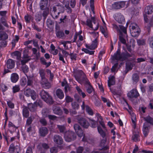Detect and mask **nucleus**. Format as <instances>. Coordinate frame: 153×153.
Wrapping results in <instances>:
<instances>
[{"label": "nucleus", "mask_w": 153, "mask_h": 153, "mask_svg": "<svg viewBox=\"0 0 153 153\" xmlns=\"http://www.w3.org/2000/svg\"><path fill=\"white\" fill-rule=\"evenodd\" d=\"M64 138L66 141L69 142L75 140L76 138V136L74 132L69 131L65 134Z\"/></svg>", "instance_id": "obj_5"}, {"label": "nucleus", "mask_w": 153, "mask_h": 153, "mask_svg": "<svg viewBox=\"0 0 153 153\" xmlns=\"http://www.w3.org/2000/svg\"><path fill=\"white\" fill-rule=\"evenodd\" d=\"M119 38L120 41L123 44H126V41L125 39L127 38L128 36H124L123 35H119Z\"/></svg>", "instance_id": "obj_47"}, {"label": "nucleus", "mask_w": 153, "mask_h": 153, "mask_svg": "<svg viewBox=\"0 0 153 153\" xmlns=\"http://www.w3.org/2000/svg\"><path fill=\"white\" fill-rule=\"evenodd\" d=\"M100 28L101 33L104 35V36L106 38L108 37V33L106 27H103L102 26H100Z\"/></svg>", "instance_id": "obj_36"}, {"label": "nucleus", "mask_w": 153, "mask_h": 153, "mask_svg": "<svg viewBox=\"0 0 153 153\" xmlns=\"http://www.w3.org/2000/svg\"><path fill=\"white\" fill-rule=\"evenodd\" d=\"M19 79V75L16 73H13L11 75L10 79L11 82L13 83L16 82Z\"/></svg>", "instance_id": "obj_22"}, {"label": "nucleus", "mask_w": 153, "mask_h": 153, "mask_svg": "<svg viewBox=\"0 0 153 153\" xmlns=\"http://www.w3.org/2000/svg\"><path fill=\"white\" fill-rule=\"evenodd\" d=\"M143 119L148 124L153 125V119L150 116H148L146 117H143Z\"/></svg>", "instance_id": "obj_33"}, {"label": "nucleus", "mask_w": 153, "mask_h": 153, "mask_svg": "<svg viewBox=\"0 0 153 153\" xmlns=\"http://www.w3.org/2000/svg\"><path fill=\"white\" fill-rule=\"evenodd\" d=\"M86 84L89 85L86 89L87 92L89 94H91L93 90V88L92 86L91 85L90 82L89 81H87Z\"/></svg>", "instance_id": "obj_38"}, {"label": "nucleus", "mask_w": 153, "mask_h": 153, "mask_svg": "<svg viewBox=\"0 0 153 153\" xmlns=\"http://www.w3.org/2000/svg\"><path fill=\"white\" fill-rule=\"evenodd\" d=\"M130 27L132 29L131 35L134 37L138 36L140 32V30L138 25L135 23H131Z\"/></svg>", "instance_id": "obj_3"}, {"label": "nucleus", "mask_w": 153, "mask_h": 153, "mask_svg": "<svg viewBox=\"0 0 153 153\" xmlns=\"http://www.w3.org/2000/svg\"><path fill=\"white\" fill-rule=\"evenodd\" d=\"M50 152L51 153H57L58 152V148L56 147H52L50 148Z\"/></svg>", "instance_id": "obj_62"}, {"label": "nucleus", "mask_w": 153, "mask_h": 153, "mask_svg": "<svg viewBox=\"0 0 153 153\" xmlns=\"http://www.w3.org/2000/svg\"><path fill=\"white\" fill-rule=\"evenodd\" d=\"M115 19L119 23L124 24L125 23V19L123 16L121 14L117 15Z\"/></svg>", "instance_id": "obj_19"}, {"label": "nucleus", "mask_w": 153, "mask_h": 153, "mask_svg": "<svg viewBox=\"0 0 153 153\" xmlns=\"http://www.w3.org/2000/svg\"><path fill=\"white\" fill-rule=\"evenodd\" d=\"M132 54H130L127 52L125 53H122V55L123 56V61L125 60L128 59V57H132Z\"/></svg>", "instance_id": "obj_37"}, {"label": "nucleus", "mask_w": 153, "mask_h": 153, "mask_svg": "<svg viewBox=\"0 0 153 153\" xmlns=\"http://www.w3.org/2000/svg\"><path fill=\"white\" fill-rule=\"evenodd\" d=\"M74 128L77 135L80 137L82 136L83 132L82 129L78 124H75L74 125Z\"/></svg>", "instance_id": "obj_7"}, {"label": "nucleus", "mask_w": 153, "mask_h": 153, "mask_svg": "<svg viewBox=\"0 0 153 153\" xmlns=\"http://www.w3.org/2000/svg\"><path fill=\"white\" fill-rule=\"evenodd\" d=\"M76 119L78 123L83 128H87L89 126V123L87 120L80 115H77L76 116Z\"/></svg>", "instance_id": "obj_2"}, {"label": "nucleus", "mask_w": 153, "mask_h": 153, "mask_svg": "<svg viewBox=\"0 0 153 153\" xmlns=\"http://www.w3.org/2000/svg\"><path fill=\"white\" fill-rule=\"evenodd\" d=\"M48 3V0H41L39 3V6L41 10L47 9Z\"/></svg>", "instance_id": "obj_14"}, {"label": "nucleus", "mask_w": 153, "mask_h": 153, "mask_svg": "<svg viewBox=\"0 0 153 153\" xmlns=\"http://www.w3.org/2000/svg\"><path fill=\"white\" fill-rule=\"evenodd\" d=\"M131 119L132 123L134 124V128H135L136 127L135 121L136 120V118L135 114H132L131 115Z\"/></svg>", "instance_id": "obj_52"}, {"label": "nucleus", "mask_w": 153, "mask_h": 153, "mask_svg": "<svg viewBox=\"0 0 153 153\" xmlns=\"http://www.w3.org/2000/svg\"><path fill=\"white\" fill-rule=\"evenodd\" d=\"M132 79L134 84H136L139 80V76L138 74L136 73L133 74Z\"/></svg>", "instance_id": "obj_28"}, {"label": "nucleus", "mask_w": 153, "mask_h": 153, "mask_svg": "<svg viewBox=\"0 0 153 153\" xmlns=\"http://www.w3.org/2000/svg\"><path fill=\"white\" fill-rule=\"evenodd\" d=\"M92 20L90 19H88L86 21L87 24L88 26L89 27L93 29L94 30H97L98 28V25H97V26L95 28H94L93 27L92 25L91 24Z\"/></svg>", "instance_id": "obj_39"}, {"label": "nucleus", "mask_w": 153, "mask_h": 153, "mask_svg": "<svg viewBox=\"0 0 153 153\" xmlns=\"http://www.w3.org/2000/svg\"><path fill=\"white\" fill-rule=\"evenodd\" d=\"M140 96L137 89H133L128 93L127 96L129 98L130 100H132L133 98H137Z\"/></svg>", "instance_id": "obj_6"}, {"label": "nucleus", "mask_w": 153, "mask_h": 153, "mask_svg": "<svg viewBox=\"0 0 153 153\" xmlns=\"http://www.w3.org/2000/svg\"><path fill=\"white\" fill-rule=\"evenodd\" d=\"M42 16L41 14L37 13L35 16V19L36 21L39 22L42 19Z\"/></svg>", "instance_id": "obj_57"}, {"label": "nucleus", "mask_w": 153, "mask_h": 153, "mask_svg": "<svg viewBox=\"0 0 153 153\" xmlns=\"http://www.w3.org/2000/svg\"><path fill=\"white\" fill-rule=\"evenodd\" d=\"M22 114L23 117L25 118H27L29 115V112L28 108L26 106L22 107Z\"/></svg>", "instance_id": "obj_24"}, {"label": "nucleus", "mask_w": 153, "mask_h": 153, "mask_svg": "<svg viewBox=\"0 0 153 153\" xmlns=\"http://www.w3.org/2000/svg\"><path fill=\"white\" fill-rule=\"evenodd\" d=\"M48 128L45 127H42L39 128V132L41 136L44 137L48 133Z\"/></svg>", "instance_id": "obj_16"}, {"label": "nucleus", "mask_w": 153, "mask_h": 153, "mask_svg": "<svg viewBox=\"0 0 153 153\" xmlns=\"http://www.w3.org/2000/svg\"><path fill=\"white\" fill-rule=\"evenodd\" d=\"M60 27L57 25L56 26L55 32L56 36L60 39H62L65 36L64 32L60 30Z\"/></svg>", "instance_id": "obj_11"}, {"label": "nucleus", "mask_w": 153, "mask_h": 153, "mask_svg": "<svg viewBox=\"0 0 153 153\" xmlns=\"http://www.w3.org/2000/svg\"><path fill=\"white\" fill-rule=\"evenodd\" d=\"M97 129L99 133L100 134L101 136L103 138L105 137V133L101 128V127L99 126L97 127Z\"/></svg>", "instance_id": "obj_44"}, {"label": "nucleus", "mask_w": 153, "mask_h": 153, "mask_svg": "<svg viewBox=\"0 0 153 153\" xmlns=\"http://www.w3.org/2000/svg\"><path fill=\"white\" fill-rule=\"evenodd\" d=\"M56 94L57 97L60 99H62L64 97V94L62 90L59 88L56 91Z\"/></svg>", "instance_id": "obj_23"}, {"label": "nucleus", "mask_w": 153, "mask_h": 153, "mask_svg": "<svg viewBox=\"0 0 153 153\" xmlns=\"http://www.w3.org/2000/svg\"><path fill=\"white\" fill-rule=\"evenodd\" d=\"M53 113L59 115H61L62 114V111L60 108L59 107H56L53 110Z\"/></svg>", "instance_id": "obj_26"}, {"label": "nucleus", "mask_w": 153, "mask_h": 153, "mask_svg": "<svg viewBox=\"0 0 153 153\" xmlns=\"http://www.w3.org/2000/svg\"><path fill=\"white\" fill-rule=\"evenodd\" d=\"M78 73L80 76H76V80L79 83H81L83 81H85L86 84V82L88 80L86 78V76L82 70H79L77 71Z\"/></svg>", "instance_id": "obj_4"}, {"label": "nucleus", "mask_w": 153, "mask_h": 153, "mask_svg": "<svg viewBox=\"0 0 153 153\" xmlns=\"http://www.w3.org/2000/svg\"><path fill=\"white\" fill-rule=\"evenodd\" d=\"M89 122L90 123L91 126L92 127L95 128L96 127V122L94 120L88 118Z\"/></svg>", "instance_id": "obj_53"}, {"label": "nucleus", "mask_w": 153, "mask_h": 153, "mask_svg": "<svg viewBox=\"0 0 153 153\" xmlns=\"http://www.w3.org/2000/svg\"><path fill=\"white\" fill-rule=\"evenodd\" d=\"M43 10L44 11L43 12L42 15L43 17V21L44 22L47 16L49 14V8H48Z\"/></svg>", "instance_id": "obj_32"}, {"label": "nucleus", "mask_w": 153, "mask_h": 153, "mask_svg": "<svg viewBox=\"0 0 153 153\" xmlns=\"http://www.w3.org/2000/svg\"><path fill=\"white\" fill-rule=\"evenodd\" d=\"M103 138L101 140L100 145L102 147H103L102 149L105 150L108 149V147L107 146H104L106 142V139L105 137Z\"/></svg>", "instance_id": "obj_29"}, {"label": "nucleus", "mask_w": 153, "mask_h": 153, "mask_svg": "<svg viewBox=\"0 0 153 153\" xmlns=\"http://www.w3.org/2000/svg\"><path fill=\"white\" fill-rule=\"evenodd\" d=\"M86 111L87 113L91 115H93V112L92 109L88 105L85 106Z\"/></svg>", "instance_id": "obj_48"}, {"label": "nucleus", "mask_w": 153, "mask_h": 153, "mask_svg": "<svg viewBox=\"0 0 153 153\" xmlns=\"http://www.w3.org/2000/svg\"><path fill=\"white\" fill-rule=\"evenodd\" d=\"M8 38V35L4 31H0V41H5Z\"/></svg>", "instance_id": "obj_21"}, {"label": "nucleus", "mask_w": 153, "mask_h": 153, "mask_svg": "<svg viewBox=\"0 0 153 153\" xmlns=\"http://www.w3.org/2000/svg\"><path fill=\"white\" fill-rule=\"evenodd\" d=\"M41 84L43 88L45 89H49L51 88V85L46 79L41 80Z\"/></svg>", "instance_id": "obj_13"}, {"label": "nucleus", "mask_w": 153, "mask_h": 153, "mask_svg": "<svg viewBox=\"0 0 153 153\" xmlns=\"http://www.w3.org/2000/svg\"><path fill=\"white\" fill-rule=\"evenodd\" d=\"M33 90L30 88H27L24 91V94L27 97H30Z\"/></svg>", "instance_id": "obj_42"}, {"label": "nucleus", "mask_w": 153, "mask_h": 153, "mask_svg": "<svg viewBox=\"0 0 153 153\" xmlns=\"http://www.w3.org/2000/svg\"><path fill=\"white\" fill-rule=\"evenodd\" d=\"M71 105L73 108L74 109H78L79 107V105L76 102H74L71 103Z\"/></svg>", "instance_id": "obj_55"}, {"label": "nucleus", "mask_w": 153, "mask_h": 153, "mask_svg": "<svg viewBox=\"0 0 153 153\" xmlns=\"http://www.w3.org/2000/svg\"><path fill=\"white\" fill-rule=\"evenodd\" d=\"M42 114L43 116L44 117H48L50 113V111L47 108L43 109L42 111Z\"/></svg>", "instance_id": "obj_27"}, {"label": "nucleus", "mask_w": 153, "mask_h": 153, "mask_svg": "<svg viewBox=\"0 0 153 153\" xmlns=\"http://www.w3.org/2000/svg\"><path fill=\"white\" fill-rule=\"evenodd\" d=\"M39 95L41 99L47 103L51 105L54 103L51 96L47 92L42 90L39 93Z\"/></svg>", "instance_id": "obj_1"}, {"label": "nucleus", "mask_w": 153, "mask_h": 153, "mask_svg": "<svg viewBox=\"0 0 153 153\" xmlns=\"http://www.w3.org/2000/svg\"><path fill=\"white\" fill-rule=\"evenodd\" d=\"M27 86H32L33 85V78L30 76H27Z\"/></svg>", "instance_id": "obj_41"}, {"label": "nucleus", "mask_w": 153, "mask_h": 153, "mask_svg": "<svg viewBox=\"0 0 153 153\" xmlns=\"http://www.w3.org/2000/svg\"><path fill=\"white\" fill-rule=\"evenodd\" d=\"M140 137L138 132H137V133L134 132L132 136V140L134 141L135 142L139 141L140 140Z\"/></svg>", "instance_id": "obj_31"}, {"label": "nucleus", "mask_w": 153, "mask_h": 153, "mask_svg": "<svg viewBox=\"0 0 153 153\" xmlns=\"http://www.w3.org/2000/svg\"><path fill=\"white\" fill-rule=\"evenodd\" d=\"M9 151L10 153H19V147L17 146H15L13 143H12L9 147Z\"/></svg>", "instance_id": "obj_10"}, {"label": "nucleus", "mask_w": 153, "mask_h": 153, "mask_svg": "<svg viewBox=\"0 0 153 153\" xmlns=\"http://www.w3.org/2000/svg\"><path fill=\"white\" fill-rule=\"evenodd\" d=\"M15 65V62L12 59H9L7 61L6 66L7 68L12 69L13 68Z\"/></svg>", "instance_id": "obj_20"}, {"label": "nucleus", "mask_w": 153, "mask_h": 153, "mask_svg": "<svg viewBox=\"0 0 153 153\" xmlns=\"http://www.w3.org/2000/svg\"><path fill=\"white\" fill-rule=\"evenodd\" d=\"M33 119L34 118L31 117H29L26 121L25 127H27V126H30V124L32 123Z\"/></svg>", "instance_id": "obj_46"}, {"label": "nucleus", "mask_w": 153, "mask_h": 153, "mask_svg": "<svg viewBox=\"0 0 153 153\" xmlns=\"http://www.w3.org/2000/svg\"><path fill=\"white\" fill-rule=\"evenodd\" d=\"M33 100H35L36 98V94L34 90L32 91L30 96Z\"/></svg>", "instance_id": "obj_59"}, {"label": "nucleus", "mask_w": 153, "mask_h": 153, "mask_svg": "<svg viewBox=\"0 0 153 153\" xmlns=\"http://www.w3.org/2000/svg\"><path fill=\"white\" fill-rule=\"evenodd\" d=\"M33 100H35L36 98V94L34 90L32 91L30 96Z\"/></svg>", "instance_id": "obj_58"}, {"label": "nucleus", "mask_w": 153, "mask_h": 153, "mask_svg": "<svg viewBox=\"0 0 153 153\" xmlns=\"http://www.w3.org/2000/svg\"><path fill=\"white\" fill-rule=\"evenodd\" d=\"M20 90V88L19 85H16L13 88V93H16L18 92Z\"/></svg>", "instance_id": "obj_56"}, {"label": "nucleus", "mask_w": 153, "mask_h": 153, "mask_svg": "<svg viewBox=\"0 0 153 153\" xmlns=\"http://www.w3.org/2000/svg\"><path fill=\"white\" fill-rule=\"evenodd\" d=\"M97 39H96L93 41H92V44L90 45H89L87 44L85 45L86 47L88 49L90 50H94L97 48Z\"/></svg>", "instance_id": "obj_15"}, {"label": "nucleus", "mask_w": 153, "mask_h": 153, "mask_svg": "<svg viewBox=\"0 0 153 153\" xmlns=\"http://www.w3.org/2000/svg\"><path fill=\"white\" fill-rule=\"evenodd\" d=\"M48 117L50 120H52L53 121L56 120L57 118V117L54 115L50 114L48 116Z\"/></svg>", "instance_id": "obj_60"}, {"label": "nucleus", "mask_w": 153, "mask_h": 153, "mask_svg": "<svg viewBox=\"0 0 153 153\" xmlns=\"http://www.w3.org/2000/svg\"><path fill=\"white\" fill-rule=\"evenodd\" d=\"M114 76H112L109 79L108 81V87H110L111 85H114L115 84V80Z\"/></svg>", "instance_id": "obj_35"}, {"label": "nucleus", "mask_w": 153, "mask_h": 153, "mask_svg": "<svg viewBox=\"0 0 153 153\" xmlns=\"http://www.w3.org/2000/svg\"><path fill=\"white\" fill-rule=\"evenodd\" d=\"M0 21L1 23L5 26L7 27H9V26L7 22L6 19L3 17H2Z\"/></svg>", "instance_id": "obj_51"}, {"label": "nucleus", "mask_w": 153, "mask_h": 153, "mask_svg": "<svg viewBox=\"0 0 153 153\" xmlns=\"http://www.w3.org/2000/svg\"><path fill=\"white\" fill-rule=\"evenodd\" d=\"M119 28L118 32L119 33V35H123L124 36H128L127 33V28L123 25H119Z\"/></svg>", "instance_id": "obj_17"}, {"label": "nucleus", "mask_w": 153, "mask_h": 153, "mask_svg": "<svg viewBox=\"0 0 153 153\" xmlns=\"http://www.w3.org/2000/svg\"><path fill=\"white\" fill-rule=\"evenodd\" d=\"M123 56L122 55V53H120V49H118L116 53H115L113 56L112 58L113 60H120L121 61H123Z\"/></svg>", "instance_id": "obj_9"}, {"label": "nucleus", "mask_w": 153, "mask_h": 153, "mask_svg": "<svg viewBox=\"0 0 153 153\" xmlns=\"http://www.w3.org/2000/svg\"><path fill=\"white\" fill-rule=\"evenodd\" d=\"M84 150L83 147L82 146H79L76 149V153H82Z\"/></svg>", "instance_id": "obj_64"}, {"label": "nucleus", "mask_w": 153, "mask_h": 153, "mask_svg": "<svg viewBox=\"0 0 153 153\" xmlns=\"http://www.w3.org/2000/svg\"><path fill=\"white\" fill-rule=\"evenodd\" d=\"M40 61L42 63L43 65H45L46 68L48 67L51 64V62H49L48 63H47L46 62V60L43 58H41L40 59Z\"/></svg>", "instance_id": "obj_43"}, {"label": "nucleus", "mask_w": 153, "mask_h": 153, "mask_svg": "<svg viewBox=\"0 0 153 153\" xmlns=\"http://www.w3.org/2000/svg\"><path fill=\"white\" fill-rule=\"evenodd\" d=\"M137 43L139 45H144L146 44V40L144 39H140L137 40Z\"/></svg>", "instance_id": "obj_54"}, {"label": "nucleus", "mask_w": 153, "mask_h": 153, "mask_svg": "<svg viewBox=\"0 0 153 153\" xmlns=\"http://www.w3.org/2000/svg\"><path fill=\"white\" fill-rule=\"evenodd\" d=\"M39 122L43 126H46L47 125V122L45 118H41L39 119Z\"/></svg>", "instance_id": "obj_50"}, {"label": "nucleus", "mask_w": 153, "mask_h": 153, "mask_svg": "<svg viewBox=\"0 0 153 153\" xmlns=\"http://www.w3.org/2000/svg\"><path fill=\"white\" fill-rule=\"evenodd\" d=\"M39 74L41 77V80H42L44 79H46L45 77V71L43 69H41L39 70Z\"/></svg>", "instance_id": "obj_45"}, {"label": "nucleus", "mask_w": 153, "mask_h": 153, "mask_svg": "<svg viewBox=\"0 0 153 153\" xmlns=\"http://www.w3.org/2000/svg\"><path fill=\"white\" fill-rule=\"evenodd\" d=\"M47 27L51 30H53L54 27V22L50 19H48L46 22Z\"/></svg>", "instance_id": "obj_25"}, {"label": "nucleus", "mask_w": 153, "mask_h": 153, "mask_svg": "<svg viewBox=\"0 0 153 153\" xmlns=\"http://www.w3.org/2000/svg\"><path fill=\"white\" fill-rule=\"evenodd\" d=\"M148 41L150 46L151 48H153V37L149 38Z\"/></svg>", "instance_id": "obj_63"}, {"label": "nucleus", "mask_w": 153, "mask_h": 153, "mask_svg": "<svg viewBox=\"0 0 153 153\" xmlns=\"http://www.w3.org/2000/svg\"><path fill=\"white\" fill-rule=\"evenodd\" d=\"M144 11L146 13L148 14H151L153 12V6H148L146 7L145 8Z\"/></svg>", "instance_id": "obj_30"}, {"label": "nucleus", "mask_w": 153, "mask_h": 153, "mask_svg": "<svg viewBox=\"0 0 153 153\" xmlns=\"http://www.w3.org/2000/svg\"><path fill=\"white\" fill-rule=\"evenodd\" d=\"M65 7L66 8L65 10L68 13H71L72 12V10L71 7H69V4L68 5H66V6H65Z\"/></svg>", "instance_id": "obj_61"}, {"label": "nucleus", "mask_w": 153, "mask_h": 153, "mask_svg": "<svg viewBox=\"0 0 153 153\" xmlns=\"http://www.w3.org/2000/svg\"><path fill=\"white\" fill-rule=\"evenodd\" d=\"M125 3L124 1L116 2L113 4V7L115 9H120L125 6Z\"/></svg>", "instance_id": "obj_12"}, {"label": "nucleus", "mask_w": 153, "mask_h": 153, "mask_svg": "<svg viewBox=\"0 0 153 153\" xmlns=\"http://www.w3.org/2000/svg\"><path fill=\"white\" fill-rule=\"evenodd\" d=\"M126 68L127 70V71L126 72V73H127L128 71L132 69L133 66L132 64L130 62H126Z\"/></svg>", "instance_id": "obj_40"}, {"label": "nucleus", "mask_w": 153, "mask_h": 153, "mask_svg": "<svg viewBox=\"0 0 153 153\" xmlns=\"http://www.w3.org/2000/svg\"><path fill=\"white\" fill-rule=\"evenodd\" d=\"M54 142L57 144L61 145L63 143V140L62 137L58 135H55L53 137Z\"/></svg>", "instance_id": "obj_18"}, {"label": "nucleus", "mask_w": 153, "mask_h": 153, "mask_svg": "<svg viewBox=\"0 0 153 153\" xmlns=\"http://www.w3.org/2000/svg\"><path fill=\"white\" fill-rule=\"evenodd\" d=\"M150 128L149 124L147 123H144L143 124V134L144 137H146L149 132Z\"/></svg>", "instance_id": "obj_8"}, {"label": "nucleus", "mask_w": 153, "mask_h": 153, "mask_svg": "<svg viewBox=\"0 0 153 153\" xmlns=\"http://www.w3.org/2000/svg\"><path fill=\"white\" fill-rule=\"evenodd\" d=\"M76 89L77 90V91L78 92L79 94L80 95L82 96L83 98H84L86 96L85 94L82 92V90L80 88L78 87L77 86L76 87Z\"/></svg>", "instance_id": "obj_49"}, {"label": "nucleus", "mask_w": 153, "mask_h": 153, "mask_svg": "<svg viewBox=\"0 0 153 153\" xmlns=\"http://www.w3.org/2000/svg\"><path fill=\"white\" fill-rule=\"evenodd\" d=\"M28 108L31 111H34L37 108L36 105L34 104L29 103L28 105Z\"/></svg>", "instance_id": "obj_34"}]
</instances>
